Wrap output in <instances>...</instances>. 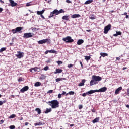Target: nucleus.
Here are the masks:
<instances>
[{"label":"nucleus","mask_w":129,"mask_h":129,"mask_svg":"<svg viewBox=\"0 0 129 129\" xmlns=\"http://www.w3.org/2000/svg\"><path fill=\"white\" fill-rule=\"evenodd\" d=\"M101 77L97 76L96 75H93L92 77V80L90 82V85L92 86V85H94V84H96V82L101 81Z\"/></svg>","instance_id":"1"},{"label":"nucleus","mask_w":129,"mask_h":129,"mask_svg":"<svg viewBox=\"0 0 129 129\" xmlns=\"http://www.w3.org/2000/svg\"><path fill=\"white\" fill-rule=\"evenodd\" d=\"M48 104L50 106H51L52 108H57V107H59V102L56 100L49 101Z\"/></svg>","instance_id":"2"},{"label":"nucleus","mask_w":129,"mask_h":129,"mask_svg":"<svg viewBox=\"0 0 129 129\" xmlns=\"http://www.w3.org/2000/svg\"><path fill=\"white\" fill-rule=\"evenodd\" d=\"M62 41H64L65 43H73V42H74V40H73L71 36H67L62 38Z\"/></svg>","instance_id":"3"},{"label":"nucleus","mask_w":129,"mask_h":129,"mask_svg":"<svg viewBox=\"0 0 129 129\" xmlns=\"http://www.w3.org/2000/svg\"><path fill=\"white\" fill-rule=\"evenodd\" d=\"M34 36V33H26L23 35V38L25 39H29V38H32Z\"/></svg>","instance_id":"4"},{"label":"nucleus","mask_w":129,"mask_h":129,"mask_svg":"<svg viewBox=\"0 0 129 129\" xmlns=\"http://www.w3.org/2000/svg\"><path fill=\"white\" fill-rule=\"evenodd\" d=\"M52 12L54 15H59V14H62V13H65V11L63 9H60V10H58V9H54Z\"/></svg>","instance_id":"5"},{"label":"nucleus","mask_w":129,"mask_h":129,"mask_svg":"<svg viewBox=\"0 0 129 129\" xmlns=\"http://www.w3.org/2000/svg\"><path fill=\"white\" fill-rule=\"evenodd\" d=\"M110 29H111V25L110 24L106 26L104 29V34H108V31L110 30Z\"/></svg>","instance_id":"6"},{"label":"nucleus","mask_w":129,"mask_h":129,"mask_svg":"<svg viewBox=\"0 0 129 129\" xmlns=\"http://www.w3.org/2000/svg\"><path fill=\"white\" fill-rule=\"evenodd\" d=\"M50 42H51V39H43V40L38 41V43L40 45H42L43 44H45V43H50Z\"/></svg>","instance_id":"7"},{"label":"nucleus","mask_w":129,"mask_h":129,"mask_svg":"<svg viewBox=\"0 0 129 129\" xmlns=\"http://www.w3.org/2000/svg\"><path fill=\"white\" fill-rule=\"evenodd\" d=\"M24 53L21 52L20 51H17V54L15 55L16 57H17L18 59H21L24 57Z\"/></svg>","instance_id":"8"},{"label":"nucleus","mask_w":129,"mask_h":129,"mask_svg":"<svg viewBox=\"0 0 129 129\" xmlns=\"http://www.w3.org/2000/svg\"><path fill=\"white\" fill-rule=\"evenodd\" d=\"M107 90V88L106 87H104L99 89V90H97V92H105V91Z\"/></svg>","instance_id":"9"},{"label":"nucleus","mask_w":129,"mask_h":129,"mask_svg":"<svg viewBox=\"0 0 129 129\" xmlns=\"http://www.w3.org/2000/svg\"><path fill=\"white\" fill-rule=\"evenodd\" d=\"M27 90H29V87L28 86H26L20 90V92L24 93L25 91H27Z\"/></svg>","instance_id":"10"},{"label":"nucleus","mask_w":129,"mask_h":129,"mask_svg":"<svg viewBox=\"0 0 129 129\" xmlns=\"http://www.w3.org/2000/svg\"><path fill=\"white\" fill-rule=\"evenodd\" d=\"M9 2L11 4L10 6L11 7H16V6H17V5H18V4L16 2H15V1H14L13 0H9Z\"/></svg>","instance_id":"11"},{"label":"nucleus","mask_w":129,"mask_h":129,"mask_svg":"<svg viewBox=\"0 0 129 129\" xmlns=\"http://www.w3.org/2000/svg\"><path fill=\"white\" fill-rule=\"evenodd\" d=\"M120 90H122V87H120L118 88L115 91V94H116V95L118 94Z\"/></svg>","instance_id":"12"},{"label":"nucleus","mask_w":129,"mask_h":129,"mask_svg":"<svg viewBox=\"0 0 129 129\" xmlns=\"http://www.w3.org/2000/svg\"><path fill=\"white\" fill-rule=\"evenodd\" d=\"M63 80H66L65 78H58L55 79L56 82H60V81H63Z\"/></svg>","instance_id":"13"},{"label":"nucleus","mask_w":129,"mask_h":129,"mask_svg":"<svg viewBox=\"0 0 129 129\" xmlns=\"http://www.w3.org/2000/svg\"><path fill=\"white\" fill-rule=\"evenodd\" d=\"M95 92H97V90H91L87 92V93H88V95L92 94L93 93H95Z\"/></svg>","instance_id":"14"},{"label":"nucleus","mask_w":129,"mask_h":129,"mask_svg":"<svg viewBox=\"0 0 129 129\" xmlns=\"http://www.w3.org/2000/svg\"><path fill=\"white\" fill-rule=\"evenodd\" d=\"M63 72L62 69H56L55 71L54 72V74H57V73H61Z\"/></svg>","instance_id":"15"},{"label":"nucleus","mask_w":129,"mask_h":129,"mask_svg":"<svg viewBox=\"0 0 129 129\" xmlns=\"http://www.w3.org/2000/svg\"><path fill=\"white\" fill-rule=\"evenodd\" d=\"M84 43V40L83 39H79L78 40L77 44V45H81V44H83Z\"/></svg>","instance_id":"16"},{"label":"nucleus","mask_w":129,"mask_h":129,"mask_svg":"<svg viewBox=\"0 0 129 129\" xmlns=\"http://www.w3.org/2000/svg\"><path fill=\"white\" fill-rule=\"evenodd\" d=\"M62 19L66 21H69V15H64L62 17Z\"/></svg>","instance_id":"17"},{"label":"nucleus","mask_w":129,"mask_h":129,"mask_svg":"<svg viewBox=\"0 0 129 129\" xmlns=\"http://www.w3.org/2000/svg\"><path fill=\"white\" fill-rule=\"evenodd\" d=\"M79 17H80V15L79 14H74L71 16V18L72 19H75L76 18H79Z\"/></svg>","instance_id":"18"},{"label":"nucleus","mask_w":129,"mask_h":129,"mask_svg":"<svg viewBox=\"0 0 129 129\" xmlns=\"http://www.w3.org/2000/svg\"><path fill=\"white\" fill-rule=\"evenodd\" d=\"M121 35V32L116 31V34H113L114 37H117V36H120Z\"/></svg>","instance_id":"19"},{"label":"nucleus","mask_w":129,"mask_h":129,"mask_svg":"<svg viewBox=\"0 0 129 129\" xmlns=\"http://www.w3.org/2000/svg\"><path fill=\"white\" fill-rule=\"evenodd\" d=\"M15 30H16V32L18 33V32H21V31L23 30V27H18L15 29Z\"/></svg>","instance_id":"20"},{"label":"nucleus","mask_w":129,"mask_h":129,"mask_svg":"<svg viewBox=\"0 0 129 129\" xmlns=\"http://www.w3.org/2000/svg\"><path fill=\"white\" fill-rule=\"evenodd\" d=\"M43 13H45V10H42V11H37V15H43Z\"/></svg>","instance_id":"21"},{"label":"nucleus","mask_w":129,"mask_h":129,"mask_svg":"<svg viewBox=\"0 0 129 129\" xmlns=\"http://www.w3.org/2000/svg\"><path fill=\"white\" fill-rule=\"evenodd\" d=\"M84 83H85V80L83 79L82 80V82L79 83V86H84Z\"/></svg>","instance_id":"22"},{"label":"nucleus","mask_w":129,"mask_h":129,"mask_svg":"<svg viewBox=\"0 0 129 129\" xmlns=\"http://www.w3.org/2000/svg\"><path fill=\"white\" fill-rule=\"evenodd\" d=\"M99 121V117H96L95 119L93 120V123H96V122H98Z\"/></svg>","instance_id":"23"},{"label":"nucleus","mask_w":129,"mask_h":129,"mask_svg":"<svg viewBox=\"0 0 129 129\" xmlns=\"http://www.w3.org/2000/svg\"><path fill=\"white\" fill-rule=\"evenodd\" d=\"M75 93L74 91H70L68 93H67L66 94V96H67V95H74Z\"/></svg>","instance_id":"24"},{"label":"nucleus","mask_w":129,"mask_h":129,"mask_svg":"<svg viewBox=\"0 0 129 129\" xmlns=\"http://www.w3.org/2000/svg\"><path fill=\"white\" fill-rule=\"evenodd\" d=\"M35 111H37V113L38 114H41V109L39 108H37L35 109Z\"/></svg>","instance_id":"25"},{"label":"nucleus","mask_w":129,"mask_h":129,"mask_svg":"<svg viewBox=\"0 0 129 129\" xmlns=\"http://www.w3.org/2000/svg\"><path fill=\"white\" fill-rule=\"evenodd\" d=\"M49 53H50L51 54H57L58 53L57 52V51L55 50H49Z\"/></svg>","instance_id":"26"},{"label":"nucleus","mask_w":129,"mask_h":129,"mask_svg":"<svg viewBox=\"0 0 129 129\" xmlns=\"http://www.w3.org/2000/svg\"><path fill=\"white\" fill-rule=\"evenodd\" d=\"M93 2V0H87L85 2V5H89V4H91Z\"/></svg>","instance_id":"27"},{"label":"nucleus","mask_w":129,"mask_h":129,"mask_svg":"<svg viewBox=\"0 0 129 129\" xmlns=\"http://www.w3.org/2000/svg\"><path fill=\"white\" fill-rule=\"evenodd\" d=\"M100 55H101V57H104L106 56H108V54H107V53H106L101 52Z\"/></svg>","instance_id":"28"},{"label":"nucleus","mask_w":129,"mask_h":129,"mask_svg":"<svg viewBox=\"0 0 129 129\" xmlns=\"http://www.w3.org/2000/svg\"><path fill=\"white\" fill-rule=\"evenodd\" d=\"M34 86L36 87H38V86H41V82H37L36 83H35Z\"/></svg>","instance_id":"29"},{"label":"nucleus","mask_w":129,"mask_h":129,"mask_svg":"<svg viewBox=\"0 0 129 129\" xmlns=\"http://www.w3.org/2000/svg\"><path fill=\"white\" fill-rule=\"evenodd\" d=\"M31 30L32 32H37V31H39V28L32 27Z\"/></svg>","instance_id":"30"},{"label":"nucleus","mask_w":129,"mask_h":129,"mask_svg":"<svg viewBox=\"0 0 129 129\" xmlns=\"http://www.w3.org/2000/svg\"><path fill=\"white\" fill-rule=\"evenodd\" d=\"M51 111H52L51 108H49V109L47 108L45 112V113H49V112H51Z\"/></svg>","instance_id":"31"},{"label":"nucleus","mask_w":129,"mask_h":129,"mask_svg":"<svg viewBox=\"0 0 129 129\" xmlns=\"http://www.w3.org/2000/svg\"><path fill=\"white\" fill-rule=\"evenodd\" d=\"M7 50V48L6 47H2L0 49V53H3L4 51H6Z\"/></svg>","instance_id":"32"},{"label":"nucleus","mask_w":129,"mask_h":129,"mask_svg":"<svg viewBox=\"0 0 129 129\" xmlns=\"http://www.w3.org/2000/svg\"><path fill=\"white\" fill-rule=\"evenodd\" d=\"M40 79H41V80H44V79H46V76L42 74L40 77Z\"/></svg>","instance_id":"33"},{"label":"nucleus","mask_w":129,"mask_h":129,"mask_svg":"<svg viewBox=\"0 0 129 129\" xmlns=\"http://www.w3.org/2000/svg\"><path fill=\"white\" fill-rule=\"evenodd\" d=\"M91 57L90 56H85V59L86 60V61H89V60H90Z\"/></svg>","instance_id":"34"},{"label":"nucleus","mask_w":129,"mask_h":129,"mask_svg":"<svg viewBox=\"0 0 129 129\" xmlns=\"http://www.w3.org/2000/svg\"><path fill=\"white\" fill-rule=\"evenodd\" d=\"M90 19H91V20H95V16L93 15H91L90 16Z\"/></svg>","instance_id":"35"},{"label":"nucleus","mask_w":129,"mask_h":129,"mask_svg":"<svg viewBox=\"0 0 129 129\" xmlns=\"http://www.w3.org/2000/svg\"><path fill=\"white\" fill-rule=\"evenodd\" d=\"M54 13L53 12L50 13V15L48 16V18H52V17H54Z\"/></svg>","instance_id":"36"},{"label":"nucleus","mask_w":129,"mask_h":129,"mask_svg":"<svg viewBox=\"0 0 129 129\" xmlns=\"http://www.w3.org/2000/svg\"><path fill=\"white\" fill-rule=\"evenodd\" d=\"M16 117V115L13 114L12 115H10L9 118H14V117Z\"/></svg>","instance_id":"37"},{"label":"nucleus","mask_w":129,"mask_h":129,"mask_svg":"<svg viewBox=\"0 0 129 129\" xmlns=\"http://www.w3.org/2000/svg\"><path fill=\"white\" fill-rule=\"evenodd\" d=\"M11 32H12L13 34H16L17 33V31L16 30V29H13L11 30Z\"/></svg>","instance_id":"38"},{"label":"nucleus","mask_w":129,"mask_h":129,"mask_svg":"<svg viewBox=\"0 0 129 129\" xmlns=\"http://www.w3.org/2000/svg\"><path fill=\"white\" fill-rule=\"evenodd\" d=\"M49 70V67L48 66H46L44 68L43 70H44L45 71H47V70Z\"/></svg>","instance_id":"39"},{"label":"nucleus","mask_w":129,"mask_h":129,"mask_svg":"<svg viewBox=\"0 0 129 129\" xmlns=\"http://www.w3.org/2000/svg\"><path fill=\"white\" fill-rule=\"evenodd\" d=\"M32 69L34 70V71H35V72H37V70H38V69H39V68L35 67V68H32Z\"/></svg>","instance_id":"40"},{"label":"nucleus","mask_w":129,"mask_h":129,"mask_svg":"<svg viewBox=\"0 0 129 129\" xmlns=\"http://www.w3.org/2000/svg\"><path fill=\"white\" fill-rule=\"evenodd\" d=\"M56 63H57L58 65H61V64L63 63V62L61 61H56Z\"/></svg>","instance_id":"41"},{"label":"nucleus","mask_w":129,"mask_h":129,"mask_svg":"<svg viewBox=\"0 0 129 129\" xmlns=\"http://www.w3.org/2000/svg\"><path fill=\"white\" fill-rule=\"evenodd\" d=\"M87 94H88L87 93V92L86 93H84L82 94V96H83L84 97H85V96H86L87 95Z\"/></svg>","instance_id":"42"},{"label":"nucleus","mask_w":129,"mask_h":129,"mask_svg":"<svg viewBox=\"0 0 129 129\" xmlns=\"http://www.w3.org/2000/svg\"><path fill=\"white\" fill-rule=\"evenodd\" d=\"M18 81L19 82H21V81H23V78L22 77L19 78V79H18Z\"/></svg>","instance_id":"43"},{"label":"nucleus","mask_w":129,"mask_h":129,"mask_svg":"<svg viewBox=\"0 0 129 129\" xmlns=\"http://www.w3.org/2000/svg\"><path fill=\"white\" fill-rule=\"evenodd\" d=\"M9 128L10 129H15V126L14 125H11L10 126Z\"/></svg>","instance_id":"44"},{"label":"nucleus","mask_w":129,"mask_h":129,"mask_svg":"<svg viewBox=\"0 0 129 129\" xmlns=\"http://www.w3.org/2000/svg\"><path fill=\"white\" fill-rule=\"evenodd\" d=\"M62 97V95L61 94H58V98H61Z\"/></svg>","instance_id":"45"},{"label":"nucleus","mask_w":129,"mask_h":129,"mask_svg":"<svg viewBox=\"0 0 129 129\" xmlns=\"http://www.w3.org/2000/svg\"><path fill=\"white\" fill-rule=\"evenodd\" d=\"M72 66H73V64H69V65L68 66V67L69 68H71V67H72Z\"/></svg>","instance_id":"46"},{"label":"nucleus","mask_w":129,"mask_h":129,"mask_svg":"<svg viewBox=\"0 0 129 129\" xmlns=\"http://www.w3.org/2000/svg\"><path fill=\"white\" fill-rule=\"evenodd\" d=\"M5 103V101H0V106L3 105V104Z\"/></svg>","instance_id":"47"},{"label":"nucleus","mask_w":129,"mask_h":129,"mask_svg":"<svg viewBox=\"0 0 129 129\" xmlns=\"http://www.w3.org/2000/svg\"><path fill=\"white\" fill-rule=\"evenodd\" d=\"M53 93V90H49L47 92V93Z\"/></svg>","instance_id":"48"},{"label":"nucleus","mask_w":129,"mask_h":129,"mask_svg":"<svg viewBox=\"0 0 129 129\" xmlns=\"http://www.w3.org/2000/svg\"><path fill=\"white\" fill-rule=\"evenodd\" d=\"M30 6H31V3H27L26 4V7H30Z\"/></svg>","instance_id":"49"},{"label":"nucleus","mask_w":129,"mask_h":129,"mask_svg":"<svg viewBox=\"0 0 129 129\" xmlns=\"http://www.w3.org/2000/svg\"><path fill=\"white\" fill-rule=\"evenodd\" d=\"M38 125H42L43 124V123L42 122H38Z\"/></svg>","instance_id":"50"},{"label":"nucleus","mask_w":129,"mask_h":129,"mask_svg":"<svg viewBox=\"0 0 129 129\" xmlns=\"http://www.w3.org/2000/svg\"><path fill=\"white\" fill-rule=\"evenodd\" d=\"M66 3H68V4H71V1H70V0H66Z\"/></svg>","instance_id":"51"},{"label":"nucleus","mask_w":129,"mask_h":129,"mask_svg":"<svg viewBox=\"0 0 129 129\" xmlns=\"http://www.w3.org/2000/svg\"><path fill=\"white\" fill-rule=\"evenodd\" d=\"M65 94L66 95V92L65 91H63L62 94H61V95H65Z\"/></svg>","instance_id":"52"},{"label":"nucleus","mask_w":129,"mask_h":129,"mask_svg":"<svg viewBox=\"0 0 129 129\" xmlns=\"http://www.w3.org/2000/svg\"><path fill=\"white\" fill-rule=\"evenodd\" d=\"M3 122H4V120H0V124H3Z\"/></svg>","instance_id":"53"},{"label":"nucleus","mask_w":129,"mask_h":129,"mask_svg":"<svg viewBox=\"0 0 129 129\" xmlns=\"http://www.w3.org/2000/svg\"><path fill=\"white\" fill-rule=\"evenodd\" d=\"M48 53H49V50H46V51L45 52V55H47V54H48Z\"/></svg>","instance_id":"54"},{"label":"nucleus","mask_w":129,"mask_h":129,"mask_svg":"<svg viewBox=\"0 0 129 129\" xmlns=\"http://www.w3.org/2000/svg\"><path fill=\"white\" fill-rule=\"evenodd\" d=\"M126 15H127V12H124V14H122V16Z\"/></svg>","instance_id":"55"},{"label":"nucleus","mask_w":129,"mask_h":129,"mask_svg":"<svg viewBox=\"0 0 129 129\" xmlns=\"http://www.w3.org/2000/svg\"><path fill=\"white\" fill-rule=\"evenodd\" d=\"M80 64L81 67H83V64H82V62L81 61L80 62Z\"/></svg>","instance_id":"56"},{"label":"nucleus","mask_w":129,"mask_h":129,"mask_svg":"<svg viewBox=\"0 0 129 129\" xmlns=\"http://www.w3.org/2000/svg\"><path fill=\"white\" fill-rule=\"evenodd\" d=\"M33 68H31V69H30V70H29V71H30V72H32V73H33Z\"/></svg>","instance_id":"57"},{"label":"nucleus","mask_w":129,"mask_h":129,"mask_svg":"<svg viewBox=\"0 0 129 129\" xmlns=\"http://www.w3.org/2000/svg\"><path fill=\"white\" fill-rule=\"evenodd\" d=\"M127 95H128V96H129V88L127 89Z\"/></svg>","instance_id":"58"},{"label":"nucleus","mask_w":129,"mask_h":129,"mask_svg":"<svg viewBox=\"0 0 129 129\" xmlns=\"http://www.w3.org/2000/svg\"><path fill=\"white\" fill-rule=\"evenodd\" d=\"M79 108V109H81L82 108V105H80Z\"/></svg>","instance_id":"59"},{"label":"nucleus","mask_w":129,"mask_h":129,"mask_svg":"<svg viewBox=\"0 0 129 129\" xmlns=\"http://www.w3.org/2000/svg\"><path fill=\"white\" fill-rule=\"evenodd\" d=\"M91 111H92V112H96V110H95V109H94V110H91Z\"/></svg>","instance_id":"60"},{"label":"nucleus","mask_w":129,"mask_h":129,"mask_svg":"<svg viewBox=\"0 0 129 129\" xmlns=\"http://www.w3.org/2000/svg\"><path fill=\"white\" fill-rule=\"evenodd\" d=\"M40 16H41V18H42V19H45V17H44L42 14H41V15H40Z\"/></svg>","instance_id":"61"},{"label":"nucleus","mask_w":129,"mask_h":129,"mask_svg":"<svg viewBox=\"0 0 129 129\" xmlns=\"http://www.w3.org/2000/svg\"><path fill=\"white\" fill-rule=\"evenodd\" d=\"M9 45H10V46H13V45H14V43H10Z\"/></svg>","instance_id":"62"},{"label":"nucleus","mask_w":129,"mask_h":129,"mask_svg":"<svg viewBox=\"0 0 129 129\" xmlns=\"http://www.w3.org/2000/svg\"><path fill=\"white\" fill-rule=\"evenodd\" d=\"M126 107L129 109V105H126Z\"/></svg>","instance_id":"63"},{"label":"nucleus","mask_w":129,"mask_h":129,"mask_svg":"<svg viewBox=\"0 0 129 129\" xmlns=\"http://www.w3.org/2000/svg\"><path fill=\"white\" fill-rule=\"evenodd\" d=\"M0 12H3V8H0Z\"/></svg>","instance_id":"64"}]
</instances>
